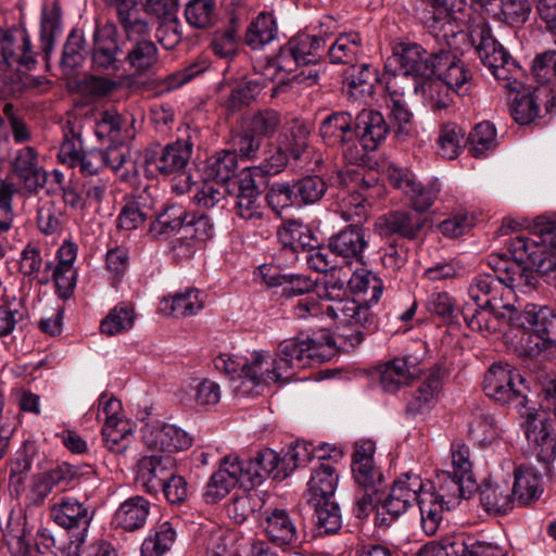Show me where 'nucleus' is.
Instances as JSON below:
<instances>
[{"mask_svg": "<svg viewBox=\"0 0 556 556\" xmlns=\"http://www.w3.org/2000/svg\"><path fill=\"white\" fill-rule=\"evenodd\" d=\"M525 379L508 363H494L484 375L483 390L486 396L496 402L513 405L522 419L529 446L536 458L543 463L556 457V439L552 435V425L544 414L533 407H527Z\"/></svg>", "mask_w": 556, "mask_h": 556, "instance_id": "obj_1", "label": "nucleus"}, {"mask_svg": "<svg viewBox=\"0 0 556 556\" xmlns=\"http://www.w3.org/2000/svg\"><path fill=\"white\" fill-rule=\"evenodd\" d=\"M346 283L349 278L345 275L341 277L336 269L331 270L325 276L321 296L331 302L325 306V314L338 324V339L355 348L364 340L365 331L376 328V319L364 303L344 298Z\"/></svg>", "mask_w": 556, "mask_h": 556, "instance_id": "obj_2", "label": "nucleus"}, {"mask_svg": "<svg viewBox=\"0 0 556 556\" xmlns=\"http://www.w3.org/2000/svg\"><path fill=\"white\" fill-rule=\"evenodd\" d=\"M333 354L334 344L330 340L324 342L309 337L286 339L279 343L275 357L265 356L264 375L268 383L289 382L296 369L329 361Z\"/></svg>", "mask_w": 556, "mask_h": 556, "instance_id": "obj_3", "label": "nucleus"}, {"mask_svg": "<svg viewBox=\"0 0 556 556\" xmlns=\"http://www.w3.org/2000/svg\"><path fill=\"white\" fill-rule=\"evenodd\" d=\"M483 303H465L462 315L467 326L482 334L500 332L504 325L517 328H531L536 333V323L530 315L541 308V305L527 304L522 312L515 305L508 308H495Z\"/></svg>", "mask_w": 556, "mask_h": 556, "instance_id": "obj_4", "label": "nucleus"}, {"mask_svg": "<svg viewBox=\"0 0 556 556\" xmlns=\"http://www.w3.org/2000/svg\"><path fill=\"white\" fill-rule=\"evenodd\" d=\"M126 37L125 63L137 74H146L159 62V49L150 39L151 28L141 14L121 16L119 23Z\"/></svg>", "mask_w": 556, "mask_h": 556, "instance_id": "obj_5", "label": "nucleus"}, {"mask_svg": "<svg viewBox=\"0 0 556 556\" xmlns=\"http://www.w3.org/2000/svg\"><path fill=\"white\" fill-rule=\"evenodd\" d=\"M126 37L114 22L96 23L90 48V67L101 75L115 76L124 68Z\"/></svg>", "mask_w": 556, "mask_h": 556, "instance_id": "obj_6", "label": "nucleus"}, {"mask_svg": "<svg viewBox=\"0 0 556 556\" xmlns=\"http://www.w3.org/2000/svg\"><path fill=\"white\" fill-rule=\"evenodd\" d=\"M266 357L263 353L254 352L251 359L243 356L220 354L214 359L215 368L227 375L238 383L235 391L243 396H255L261 394L268 386V378L265 377Z\"/></svg>", "mask_w": 556, "mask_h": 556, "instance_id": "obj_7", "label": "nucleus"}, {"mask_svg": "<svg viewBox=\"0 0 556 556\" xmlns=\"http://www.w3.org/2000/svg\"><path fill=\"white\" fill-rule=\"evenodd\" d=\"M472 40L477 42L476 50L481 63L488 67L493 76L503 81L507 90H518L521 81L518 80L520 68L504 47L493 37L486 25L477 26L472 30Z\"/></svg>", "mask_w": 556, "mask_h": 556, "instance_id": "obj_8", "label": "nucleus"}, {"mask_svg": "<svg viewBox=\"0 0 556 556\" xmlns=\"http://www.w3.org/2000/svg\"><path fill=\"white\" fill-rule=\"evenodd\" d=\"M191 154L192 144L186 140H177L163 148L147 150L144 161L151 170H156L163 176L181 177L184 185L173 184L172 189L182 194L190 187V176L186 174V168Z\"/></svg>", "mask_w": 556, "mask_h": 556, "instance_id": "obj_9", "label": "nucleus"}, {"mask_svg": "<svg viewBox=\"0 0 556 556\" xmlns=\"http://www.w3.org/2000/svg\"><path fill=\"white\" fill-rule=\"evenodd\" d=\"M355 117L346 111L327 115L319 125V135L329 147L342 149L343 157L351 164L364 161L363 150L355 142Z\"/></svg>", "mask_w": 556, "mask_h": 556, "instance_id": "obj_10", "label": "nucleus"}, {"mask_svg": "<svg viewBox=\"0 0 556 556\" xmlns=\"http://www.w3.org/2000/svg\"><path fill=\"white\" fill-rule=\"evenodd\" d=\"M425 489L426 485L418 475L407 472L397 478L381 505L380 514L389 515L390 521L382 516L379 518V525L388 527L391 521L405 514L414 502H419V494Z\"/></svg>", "mask_w": 556, "mask_h": 556, "instance_id": "obj_11", "label": "nucleus"}, {"mask_svg": "<svg viewBox=\"0 0 556 556\" xmlns=\"http://www.w3.org/2000/svg\"><path fill=\"white\" fill-rule=\"evenodd\" d=\"M416 556H507V553L496 544L458 535L425 544Z\"/></svg>", "mask_w": 556, "mask_h": 556, "instance_id": "obj_12", "label": "nucleus"}, {"mask_svg": "<svg viewBox=\"0 0 556 556\" xmlns=\"http://www.w3.org/2000/svg\"><path fill=\"white\" fill-rule=\"evenodd\" d=\"M260 527L266 539L274 545L287 548L295 547L301 541V530L289 510L280 507H265Z\"/></svg>", "mask_w": 556, "mask_h": 556, "instance_id": "obj_13", "label": "nucleus"}, {"mask_svg": "<svg viewBox=\"0 0 556 556\" xmlns=\"http://www.w3.org/2000/svg\"><path fill=\"white\" fill-rule=\"evenodd\" d=\"M142 441L148 450L169 456L189 448L192 444V438L187 431L176 425L160 421L146 425L142 429Z\"/></svg>", "mask_w": 556, "mask_h": 556, "instance_id": "obj_14", "label": "nucleus"}, {"mask_svg": "<svg viewBox=\"0 0 556 556\" xmlns=\"http://www.w3.org/2000/svg\"><path fill=\"white\" fill-rule=\"evenodd\" d=\"M488 265L503 286L509 288L514 293L516 290L521 292L532 290L536 283V276L529 265L506 254L489 255Z\"/></svg>", "mask_w": 556, "mask_h": 556, "instance_id": "obj_15", "label": "nucleus"}, {"mask_svg": "<svg viewBox=\"0 0 556 556\" xmlns=\"http://www.w3.org/2000/svg\"><path fill=\"white\" fill-rule=\"evenodd\" d=\"M432 75L453 88L466 92L471 86L472 74L458 54L444 47L433 51Z\"/></svg>", "mask_w": 556, "mask_h": 556, "instance_id": "obj_16", "label": "nucleus"}, {"mask_svg": "<svg viewBox=\"0 0 556 556\" xmlns=\"http://www.w3.org/2000/svg\"><path fill=\"white\" fill-rule=\"evenodd\" d=\"M240 467L243 481L253 485L262 483L270 475L277 480H282L290 475L289 465L285 466L278 453L270 448L256 452L248 460H240Z\"/></svg>", "mask_w": 556, "mask_h": 556, "instance_id": "obj_17", "label": "nucleus"}, {"mask_svg": "<svg viewBox=\"0 0 556 556\" xmlns=\"http://www.w3.org/2000/svg\"><path fill=\"white\" fill-rule=\"evenodd\" d=\"M468 298L466 303H483L495 308H508L514 300V292L503 286L496 276L490 274H479L472 278L468 287Z\"/></svg>", "mask_w": 556, "mask_h": 556, "instance_id": "obj_18", "label": "nucleus"}, {"mask_svg": "<svg viewBox=\"0 0 556 556\" xmlns=\"http://www.w3.org/2000/svg\"><path fill=\"white\" fill-rule=\"evenodd\" d=\"M427 224V217L418 211L396 210L392 211L376 222V227L382 236H399L413 241L418 239Z\"/></svg>", "mask_w": 556, "mask_h": 556, "instance_id": "obj_19", "label": "nucleus"}, {"mask_svg": "<svg viewBox=\"0 0 556 556\" xmlns=\"http://www.w3.org/2000/svg\"><path fill=\"white\" fill-rule=\"evenodd\" d=\"M242 479V469L238 456H226L220 460L219 468L208 479L202 497L206 504H216Z\"/></svg>", "mask_w": 556, "mask_h": 556, "instance_id": "obj_20", "label": "nucleus"}, {"mask_svg": "<svg viewBox=\"0 0 556 556\" xmlns=\"http://www.w3.org/2000/svg\"><path fill=\"white\" fill-rule=\"evenodd\" d=\"M368 239L369 235L364 228L350 225L329 238L328 248L346 264H364V253L369 245Z\"/></svg>", "mask_w": 556, "mask_h": 556, "instance_id": "obj_21", "label": "nucleus"}, {"mask_svg": "<svg viewBox=\"0 0 556 556\" xmlns=\"http://www.w3.org/2000/svg\"><path fill=\"white\" fill-rule=\"evenodd\" d=\"M392 56L399 64V72L412 78L432 76L433 51L428 53L420 45L403 41L393 47Z\"/></svg>", "mask_w": 556, "mask_h": 556, "instance_id": "obj_22", "label": "nucleus"}, {"mask_svg": "<svg viewBox=\"0 0 556 556\" xmlns=\"http://www.w3.org/2000/svg\"><path fill=\"white\" fill-rule=\"evenodd\" d=\"M354 131L355 142L365 155L368 151H375L386 140L389 126L380 112L365 109L355 116Z\"/></svg>", "mask_w": 556, "mask_h": 556, "instance_id": "obj_23", "label": "nucleus"}, {"mask_svg": "<svg viewBox=\"0 0 556 556\" xmlns=\"http://www.w3.org/2000/svg\"><path fill=\"white\" fill-rule=\"evenodd\" d=\"M137 482L150 494L161 491L175 469V459L169 455H143L137 463Z\"/></svg>", "mask_w": 556, "mask_h": 556, "instance_id": "obj_24", "label": "nucleus"}, {"mask_svg": "<svg viewBox=\"0 0 556 556\" xmlns=\"http://www.w3.org/2000/svg\"><path fill=\"white\" fill-rule=\"evenodd\" d=\"M530 316L536 323V333L528 334L525 351L528 356L534 357L556 346V308L541 305Z\"/></svg>", "mask_w": 556, "mask_h": 556, "instance_id": "obj_25", "label": "nucleus"}, {"mask_svg": "<svg viewBox=\"0 0 556 556\" xmlns=\"http://www.w3.org/2000/svg\"><path fill=\"white\" fill-rule=\"evenodd\" d=\"M476 489V481H471L470 485L465 481V477L451 470H441L427 490L435 496V500L444 503L447 505V509H451L458 503V500L470 497Z\"/></svg>", "mask_w": 556, "mask_h": 556, "instance_id": "obj_26", "label": "nucleus"}, {"mask_svg": "<svg viewBox=\"0 0 556 556\" xmlns=\"http://www.w3.org/2000/svg\"><path fill=\"white\" fill-rule=\"evenodd\" d=\"M452 1L429 0L426 8L419 13V20L428 31L437 39H443L450 46L448 38L456 34L455 23L451 11Z\"/></svg>", "mask_w": 556, "mask_h": 556, "instance_id": "obj_27", "label": "nucleus"}, {"mask_svg": "<svg viewBox=\"0 0 556 556\" xmlns=\"http://www.w3.org/2000/svg\"><path fill=\"white\" fill-rule=\"evenodd\" d=\"M309 135L311 127L304 121L292 119L286 124L278 141L280 152L273 156L278 162L276 168H273L274 173L280 172L283 166L286 162L283 153H288L293 159H300L303 155L308 148Z\"/></svg>", "mask_w": 556, "mask_h": 556, "instance_id": "obj_28", "label": "nucleus"}, {"mask_svg": "<svg viewBox=\"0 0 556 556\" xmlns=\"http://www.w3.org/2000/svg\"><path fill=\"white\" fill-rule=\"evenodd\" d=\"M420 359L413 355L393 358L378 368L380 384L387 392H396L408 384L419 372Z\"/></svg>", "mask_w": 556, "mask_h": 556, "instance_id": "obj_29", "label": "nucleus"}, {"mask_svg": "<svg viewBox=\"0 0 556 556\" xmlns=\"http://www.w3.org/2000/svg\"><path fill=\"white\" fill-rule=\"evenodd\" d=\"M333 24L331 17H325L316 33H298L289 39L304 66L317 62L325 50L327 39L332 35Z\"/></svg>", "mask_w": 556, "mask_h": 556, "instance_id": "obj_30", "label": "nucleus"}, {"mask_svg": "<svg viewBox=\"0 0 556 556\" xmlns=\"http://www.w3.org/2000/svg\"><path fill=\"white\" fill-rule=\"evenodd\" d=\"M374 442L357 443L353 453L352 472L359 486L377 492L383 477L374 465Z\"/></svg>", "mask_w": 556, "mask_h": 556, "instance_id": "obj_31", "label": "nucleus"}, {"mask_svg": "<svg viewBox=\"0 0 556 556\" xmlns=\"http://www.w3.org/2000/svg\"><path fill=\"white\" fill-rule=\"evenodd\" d=\"M151 503L143 496L136 495L122 502L112 517V526L126 532L142 529L150 516Z\"/></svg>", "mask_w": 556, "mask_h": 556, "instance_id": "obj_32", "label": "nucleus"}, {"mask_svg": "<svg viewBox=\"0 0 556 556\" xmlns=\"http://www.w3.org/2000/svg\"><path fill=\"white\" fill-rule=\"evenodd\" d=\"M3 40L8 50L12 51V67L20 70L33 68L37 63L38 53L35 51L30 36L22 25L3 28Z\"/></svg>", "mask_w": 556, "mask_h": 556, "instance_id": "obj_33", "label": "nucleus"}, {"mask_svg": "<svg viewBox=\"0 0 556 556\" xmlns=\"http://www.w3.org/2000/svg\"><path fill=\"white\" fill-rule=\"evenodd\" d=\"M50 516L55 523L65 529L86 528L89 526L92 514L89 508L75 497H62L52 505Z\"/></svg>", "mask_w": 556, "mask_h": 556, "instance_id": "obj_34", "label": "nucleus"}, {"mask_svg": "<svg viewBox=\"0 0 556 556\" xmlns=\"http://www.w3.org/2000/svg\"><path fill=\"white\" fill-rule=\"evenodd\" d=\"M204 293L197 288H186L165 296L160 311L167 316L188 317L197 315L204 307Z\"/></svg>", "mask_w": 556, "mask_h": 556, "instance_id": "obj_35", "label": "nucleus"}, {"mask_svg": "<svg viewBox=\"0 0 556 556\" xmlns=\"http://www.w3.org/2000/svg\"><path fill=\"white\" fill-rule=\"evenodd\" d=\"M189 217L190 213L184 205L167 204L150 224L149 235L155 240H166L181 228H186Z\"/></svg>", "mask_w": 556, "mask_h": 556, "instance_id": "obj_36", "label": "nucleus"}, {"mask_svg": "<svg viewBox=\"0 0 556 556\" xmlns=\"http://www.w3.org/2000/svg\"><path fill=\"white\" fill-rule=\"evenodd\" d=\"M260 271L263 280L270 287H282L281 295L286 298L311 295L315 289V281L305 275H282L279 273H270L271 268L261 266Z\"/></svg>", "mask_w": 556, "mask_h": 556, "instance_id": "obj_37", "label": "nucleus"}, {"mask_svg": "<svg viewBox=\"0 0 556 556\" xmlns=\"http://www.w3.org/2000/svg\"><path fill=\"white\" fill-rule=\"evenodd\" d=\"M319 460L337 459L341 456V452L337 447L328 445H320L318 448L314 447L311 442L298 441L294 445L290 446L288 452L282 457V464L290 467V473L301 466H305L313 457Z\"/></svg>", "mask_w": 556, "mask_h": 556, "instance_id": "obj_38", "label": "nucleus"}, {"mask_svg": "<svg viewBox=\"0 0 556 556\" xmlns=\"http://www.w3.org/2000/svg\"><path fill=\"white\" fill-rule=\"evenodd\" d=\"M12 168L30 189L42 187L46 181L45 172L38 164V153L33 147L17 150L12 161Z\"/></svg>", "mask_w": 556, "mask_h": 556, "instance_id": "obj_39", "label": "nucleus"}, {"mask_svg": "<svg viewBox=\"0 0 556 556\" xmlns=\"http://www.w3.org/2000/svg\"><path fill=\"white\" fill-rule=\"evenodd\" d=\"M468 434L480 445H489L500 437L501 429L490 409L478 406L471 410L468 418Z\"/></svg>", "mask_w": 556, "mask_h": 556, "instance_id": "obj_40", "label": "nucleus"}, {"mask_svg": "<svg viewBox=\"0 0 556 556\" xmlns=\"http://www.w3.org/2000/svg\"><path fill=\"white\" fill-rule=\"evenodd\" d=\"M344 81L353 96L371 97L380 83L378 70L367 63L352 65L345 71Z\"/></svg>", "mask_w": 556, "mask_h": 556, "instance_id": "obj_41", "label": "nucleus"}, {"mask_svg": "<svg viewBox=\"0 0 556 556\" xmlns=\"http://www.w3.org/2000/svg\"><path fill=\"white\" fill-rule=\"evenodd\" d=\"M515 481L511 491L514 500L518 505H528L540 498L543 489L541 476L530 467H518L515 469Z\"/></svg>", "mask_w": 556, "mask_h": 556, "instance_id": "obj_42", "label": "nucleus"}, {"mask_svg": "<svg viewBox=\"0 0 556 556\" xmlns=\"http://www.w3.org/2000/svg\"><path fill=\"white\" fill-rule=\"evenodd\" d=\"M220 395L219 384L211 379L192 378L180 390L181 402H194L198 406L216 405Z\"/></svg>", "mask_w": 556, "mask_h": 556, "instance_id": "obj_43", "label": "nucleus"}, {"mask_svg": "<svg viewBox=\"0 0 556 556\" xmlns=\"http://www.w3.org/2000/svg\"><path fill=\"white\" fill-rule=\"evenodd\" d=\"M152 201L147 193H140L128 200L117 216V228L126 231L138 229L149 218Z\"/></svg>", "mask_w": 556, "mask_h": 556, "instance_id": "obj_44", "label": "nucleus"}, {"mask_svg": "<svg viewBox=\"0 0 556 556\" xmlns=\"http://www.w3.org/2000/svg\"><path fill=\"white\" fill-rule=\"evenodd\" d=\"M338 480L337 470L330 462L320 463L313 470L307 483L309 492L308 502L332 498L338 486Z\"/></svg>", "mask_w": 556, "mask_h": 556, "instance_id": "obj_45", "label": "nucleus"}, {"mask_svg": "<svg viewBox=\"0 0 556 556\" xmlns=\"http://www.w3.org/2000/svg\"><path fill=\"white\" fill-rule=\"evenodd\" d=\"M314 507V532L316 536L337 533L341 526V513L338 504L332 500L308 502Z\"/></svg>", "mask_w": 556, "mask_h": 556, "instance_id": "obj_46", "label": "nucleus"}, {"mask_svg": "<svg viewBox=\"0 0 556 556\" xmlns=\"http://www.w3.org/2000/svg\"><path fill=\"white\" fill-rule=\"evenodd\" d=\"M278 27L270 13H260L247 29L244 41L253 50L262 49L277 38Z\"/></svg>", "mask_w": 556, "mask_h": 556, "instance_id": "obj_47", "label": "nucleus"}, {"mask_svg": "<svg viewBox=\"0 0 556 556\" xmlns=\"http://www.w3.org/2000/svg\"><path fill=\"white\" fill-rule=\"evenodd\" d=\"M238 168L236 152L222 150L207 157L204 166L206 178L224 184L235 178Z\"/></svg>", "mask_w": 556, "mask_h": 556, "instance_id": "obj_48", "label": "nucleus"}, {"mask_svg": "<svg viewBox=\"0 0 556 556\" xmlns=\"http://www.w3.org/2000/svg\"><path fill=\"white\" fill-rule=\"evenodd\" d=\"M480 503L489 513L506 514L516 501L506 484L484 483L479 491Z\"/></svg>", "mask_w": 556, "mask_h": 556, "instance_id": "obj_49", "label": "nucleus"}, {"mask_svg": "<svg viewBox=\"0 0 556 556\" xmlns=\"http://www.w3.org/2000/svg\"><path fill=\"white\" fill-rule=\"evenodd\" d=\"M350 289L355 293L352 299L364 303L370 311V305L378 303L382 295V281L372 273L354 274L349 278Z\"/></svg>", "mask_w": 556, "mask_h": 556, "instance_id": "obj_50", "label": "nucleus"}, {"mask_svg": "<svg viewBox=\"0 0 556 556\" xmlns=\"http://www.w3.org/2000/svg\"><path fill=\"white\" fill-rule=\"evenodd\" d=\"M362 52L358 33L341 34L328 49L329 59L334 64H352Z\"/></svg>", "mask_w": 556, "mask_h": 556, "instance_id": "obj_51", "label": "nucleus"}, {"mask_svg": "<svg viewBox=\"0 0 556 556\" xmlns=\"http://www.w3.org/2000/svg\"><path fill=\"white\" fill-rule=\"evenodd\" d=\"M101 433L105 447L116 454L125 453L134 440L132 424L126 419L104 424Z\"/></svg>", "mask_w": 556, "mask_h": 556, "instance_id": "obj_52", "label": "nucleus"}, {"mask_svg": "<svg viewBox=\"0 0 556 556\" xmlns=\"http://www.w3.org/2000/svg\"><path fill=\"white\" fill-rule=\"evenodd\" d=\"M418 507L421 518V528L427 535L437 533L442 519L443 511L447 509V505L435 500L431 492L426 490L419 494Z\"/></svg>", "mask_w": 556, "mask_h": 556, "instance_id": "obj_53", "label": "nucleus"}, {"mask_svg": "<svg viewBox=\"0 0 556 556\" xmlns=\"http://www.w3.org/2000/svg\"><path fill=\"white\" fill-rule=\"evenodd\" d=\"M440 389L441 381L438 377L427 378L408 401L407 412L414 416L428 413L435 405Z\"/></svg>", "mask_w": 556, "mask_h": 556, "instance_id": "obj_54", "label": "nucleus"}, {"mask_svg": "<svg viewBox=\"0 0 556 556\" xmlns=\"http://www.w3.org/2000/svg\"><path fill=\"white\" fill-rule=\"evenodd\" d=\"M176 540V531L168 521L154 528L141 545V556H163L169 551Z\"/></svg>", "mask_w": 556, "mask_h": 556, "instance_id": "obj_55", "label": "nucleus"}, {"mask_svg": "<svg viewBox=\"0 0 556 556\" xmlns=\"http://www.w3.org/2000/svg\"><path fill=\"white\" fill-rule=\"evenodd\" d=\"M216 16V3L214 0H189L186 4V21L195 29L212 27Z\"/></svg>", "mask_w": 556, "mask_h": 556, "instance_id": "obj_56", "label": "nucleus"}, {"mask_svg": "<svg viewBox=\"0 0 556 556\" xmlns=\"http://www.w3.org/2000/svg\"><path fill=\"white\" fill-rule=\"evenodd\" d=\"M263 507L264 502L260 494L256 492H242L231 498L227 506V513L236 523L241 525Z\"/></svg>", "mask_w": 556, "mask_h": 556, "instance_id": "obj_57", "label": "nucleus"}, {"mask_svg": "<svg viewBox=\"0 0 556 556\" xmlns=\"http://www.w3.org/2000/svg\"><path fill=\"white\" fill-rule=\"evenodd\" d=\"M28 311L24 296L7 299L0 305V337L11 334L27 317Z\"/></svg>", "mask_w": 556, "mask_h": 556, "instance_id": "obj_58", "label": "nucleus"}, {"mask_svg": "<svg viewBox=\"0 0 556 556\" xmlns=\"http://www.w3.org/2000/svg\"><path fill=\"white\" fill-rule=\"evenodd\" d=\"M61 30V9L56 3L43 7L41 11L40 41L41 50L48 59L54 45L55 35Z\"/></svg>", "mask_w": 556, "mask_h": 556, "instance_id": "obj_59", "label": "nucleus"}, {"mask_svg": "<svg viewBox=\"0 0 556 556\" xmlns=\"http://www.w3.org/2000/svg\"><path fill=\"white\" fill-rule=\"evenodd\" d=\"M508 252L518 262L526 263L531 268L540 256L546 254V247L542 239L540 241L527 237H516L510 240Z\"/></svg>", "mask_w": 556, "mask_h": 556, "instance_id": "obj_60", "label": "nucleus"}, {"mask_svg": "<svg viewBox=\"0 0 556 556\" xmlns=\"http://www.w3.org/2000/svg\"><path fill=\"white\" fill-rule=\"evenodd\" d=\"M134 308L125 303L116 305L101 321L100 330L108 336H116L130 330L135 324Z\"/></svg>", "mask_w": 556, "mask_h": 556, "instance_id": "obj_61", "label": "nucleus"}, {"mask_svg": "<svg viewBox=\"0 0 556 556\" xmlns=\"http://www.w3.org/2000/svg\"><path fill=\"white\" fill-rule=\"evenodd\" d=\"M52 269L51 277L54 280L56 292L60 298L66 300L72 296L77 281V273L74 267L58 266L52 267L50 262L46 263L42 277L38 279L40 283H47L50 280V275L47 273Z\"/></svg>", "mask_w": 556, "mask_h": 556, "instance_id": "obj_62", "label": "nucleus"}, {"mask_svg": "<svg viewBox=\"0 0 556 556\" xmlns=\"http://www.w3.org/2000/svg\"><path fill=\"white\" fill-rule=\"evenodd\" d=\"M513 91L517 94L511 103V115L518 124L528 125L534 121L539 114V105L535 97L531 91L525 90L522 83L518 90Z\"/></svg>", "mask_w": 556, "mask_h": 556, "instance_id": "obj_63", "label": "nucleus"}, {"mask_svg": "<svg viewBox=\"0 0 556 556\" xmlns=\"http://www.w3.org/2000/svg\"><path fill=\"white\" fill-rule=\"evenodd\" d=\"M470 151L475 157H481L488 151L497 146V136L494 125L490 122H481L469 134Z\"/></svg>", "mask_w": 556, "mask_h": 556, "instance_id": "obj_64", "label": "nucleus"}]
</instances>
